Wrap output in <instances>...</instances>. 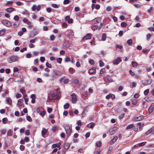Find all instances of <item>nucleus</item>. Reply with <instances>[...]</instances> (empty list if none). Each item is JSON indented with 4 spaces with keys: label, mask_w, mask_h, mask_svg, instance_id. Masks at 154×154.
Here are the masks:
<instances>
[{
    "label": "nucleus",
    "mask_w": 154,
    "mask_h": 154,
    "mask_svg": "<svg viewBox=\"0 0 154 154\" xmlns=\"http://www.w3.org/2000/svg\"><path fill=\"white\" fill-rule=\"evenodd\" d=\"M62 74L58 70H53L51 75L52 80L53 81L60 76Z\"/></svg>",
    "instance_id": "1"
},
{
    "label": "nucleus",
    "mask_w": 154,
    "mask_h": 154,
    "mask_svg": "<svg viewBox=\"0 0 154 154\" xmlns=\"http://www.w3.org/2000/svg\"><path fill=\"white\" fill-rule=\"evenodd\" d=\"M18 57L17 56L12 55L10 57L7 59V61L9 63H11L17 61Z\"/></svg>",
    "instance_id": "2"
},
{
    "label": "nucleus",
    "mask_w": 154,
    "mask_h": 154,
    "mask_svg": "<svg viewBox=\"0 0 154 154\" xmlns=\"http://www.w3.org/2000/svg\"><path fill=\"white\" fill-rule=\"evenodd\" d=\"M103 26V23H101L99 26L96 25H93L92 26V29L93 31H95L96 30H100L102 28Z\"/></svg>",
    "instance_id": "3"
},
{
    "label": "nucleus",
    "mask_w": 154,
    "mask_h": 154,
    "mask_svg": "<svg viewBox=\"0 0 154 154\" xmlns=\"http://www.w3.org/2000/svg\"><path fill=\"white\" fill-rule=\"evenodd\" d=\"M117 129L118 128L116 127L110 128L108 132L111 135H112L117 131Z\"/></svg>",
    "instance_id": "4"
},
{
    "label": "nucleus",
    "mask_w": 154,
    "mask_h": 154,
    "mask_svg": "<svg viewBox=\"0 0 154 154\" xmlns=\"http://www.w3.org/2000/svg\"><path fill=\"white\" fill-rule=\"evenodd\" d=\"M2 23L3 24L8 27H9L11 25L10 22L7 20H3Z\"/></svg>",
    "instance_id": "5"
},
{
    "label": "nucleus",
    "mask_w": 154,
    "mask_h": 154,
    "mask_svg": "<svg viewBox=\"0 0 154 154\" xmlns=\"http://www.w3.org/2000/svg\"><path fill=\"white\" fill-rule=\"evenodd\" d=\"M143 116H141L138 117H134L132 120L134 121H138L141 120L143 118Z\"/></svg>",
    "instance_id": "6"
},
{
    "label": "nucleus",
    "mask_w": 154,
    "mask_h": 154,
    "mask_svg": "<svg viewBox=\"0 0 154 154\" xmlns=\"http://www.w3.org/2000/svg\"><path fill=\"white\" fill-rule=\"evenodd\" d=\"M65 130L66 134L70 135L71 134V131L70 129V127L68 125L66 126L65 127Z\"/></svg>",
    "instance_id": "7"
},
{
    "label": "nucleus",
    "mask_w": 154,
    "mask_h": 154,
    "mask_svg": "<svg viewBox=\"0 0 154 154\" xmlns=\"http://www.w3.org/2000/svg\"><path fill=\"white\" fill-rule=\"evenodd\" d=\"M101 21V19L100 17H97L95 18L92 20V23L94 24L98 23L100 22Z\"/></svg>",
    "instance_id": "8"
},
{
    "label": "nucleus",
    "mask_w": 154,
    "mask_h": 154,
    "mask_svg": "<svg viewBox=\"0 0 154 154\" xmlns=\"http://www.w3.org/2000/svg\"><path fill=\"white\" fill-rule=\"evenodd\" d=\"M118 137L117 136H115L114 138L112 139L110 141L109 143L110 145L113 144L118 139Z\"/></svg>",
    "instance_id": "9"
},
{
    "label": "nucleus",
    "mask_w": 154,
    "mask_h": 154,
    "mask_svg": "<svg viewBox=\"0 0 154 154\" xmlns=\"http://www.w3.org/2000/svg\"><path fill=\"white\" fill-rule=\"evenodd\" d=\"M91 38V34L89 33L87 34L85 36L82 38V40L85 41L87 39H90Z\"/></svg>",
    "instance_id": "10"
},
{
    "label": "nucleus",
    "mask_w": 154,
    "mask_h": 154,
    "mask_svg": "<svg viewBox=\"0 0 154 154\" xmlns=\"http://www.w3.org/2000/svg\"><path fill=\"white\" fill-rule=\"evenodd\" d=\"M154 109V103H153L151 104L149 108L148 109V112L149 113H151L153 111Z\"/></svg>",
    "instance_id": "11"
},
{
    "label": "nucleus",
    "mask_w": 154,
    "mask_h": 154,
    "mask_svg": "<svg viewBox=\"0 0 154 154\" xmlns=\"http://www.w3.org/2000/svg\"><path fill=\"white\" fill-rule=\"evenodd\" d=\"M71 96L72 97V102L73 103H75V102L76 101V100H77L76 95L75 94L73 93L71 94Z\"/></svg>",
    "instance_id": "12"
},
{
    "label": "nucleus",
    "mask_w": 154,
    "mask_h": 154,
    "mask_svg": "<svg viewBox=\"0 0 154 154\" xmlns=\"http://www.w3.org/2000/svg\"><path fill=\"white\" fill-rule=\"evenodd\" d=\"M121 59L119 57H118L116 60L113 61V63L114 64H118L119 62H121Z\"/></svg>",
    "instance_id": "13"
},
{
    "label": "nucleus",
    "mask_w": 154,
    "mask_h": 154,
    "mask_svg": "<svg viewBox=\"0 0 154 154\" xmlns=\"http://www.w3.org/2000/svg\"><path fill=\"white\" fill-rule=\"evenodd\" d=\"M96 72V68L93 67L89 69V73L91 74H92L95 73Z\"/></svg>",
    "instance_id": "14"
},
{
    "label": "nucleus",
    "mask_w": 154,
    "mask_h": 154,
    "mask_svg": "<svg viewBox=\"0 0 154 154\" xmlns=\"http://www.w3.org/2000/svg\"><path fill=\"white\" fill-rule=\"evenodd\" d=\"M47 131L45 128H43L42 130V134L43 137H45L44 135H45L47 133Z\"/></svg>",
    "instance_id": "15"
},
{
    "label": "nucleus",
    "mask_w": 154,
    "mask_h": 154,
    "mask_svg": "<svg viewBox=\"0 0 154 154\" xmlns=\"http://www.w3.org/2000/svg\"><path fill=\"white\" fill-rule=\"evenodd\" d=\"M61 145V143L60 142L58 143L57 144H54L52 145V146L53 148H55L56 147L58 148L60 147V145Z\"/></svg>",
    "instance_id": "16"
},
{
    "label": "nucleus",
    "mask_w": 154,
    "mask_h": 154,
    "mask_svg": "<svg viewBox=\"0 0 154 154\" xmlns=\"http://www.w3.org/2000/svg\"><path fill=\"white\" fill-rule=\"evenodd\" d=\"M154 130V129L153 128H151L148 131L146 132L145 133V134L146 135H147L151 133Z\"/></svg>",
    "instance_id": "17"
},
{
    "label": "nucleus",
    "mask_w": 154,
    "mask_h": 154,
    "mask_svg": "<svg viewBox=\"0 0 154 154\" xmlns=\"http://www.w3.org/2000/svg\"><path fill=\"white\" fill-rule=\"evenodd\" d=\"M14 8H13L10 7L6 9V11L8 12L11 13L14 11Z\"/></svg>",
    "instance_id": "18"
},
{
    "label": "nucleus",
    "mask_w": 154,
    "mask_h": 154,
    "mask_svg": "<svg viewBox=\"0 0 154 154\" xmlns=\"http://www.w3.org/2000/svg\"><path fill=\"white\" fill-rule=\"evenodd\" d=\"M6 101L9 104L11 105L12 104V100L11 98L9 97H7L6 98Z\"/></svg>",
    "instance_id": "19"
},
{
    "label": "nucleus",
    "mask_w": 154,
    "mask_h": 154,
    "mask_svg": "<svg viewBox=\"0 0 154 154\" xmlns=\"http://www.w3.org/2000/svg\"><path fill=\"white\" fill-rule=\"evenodd\" d=\"M23 101V100L22 99H20L18 101L17 104L19 106H21L22 105V103Z\"/></svg>",
    "instance_id": "20"
},
{
    "label": "nucleus",
    "mask_w": 154,
    "mask_h": 154,
    "mask_svg": "<svg viewBox=\"0 0 154 154\" xmlns=\"http://www.w3.org/2000/svg\"><path fill=\"white\" fill-rule=\"evenodd\" d=\"M94 124L93 122H91L87 125V127L89 128H93Z\"/></svg>",
    "instance_id": "21"
},
{
    "label": "nucleus",
    "mask_w": 154,
    "mask_h": 154,
    "mask_svg": "<svg viewBox=\"0 0 154 154\" xmlns=\"http://www.w3.org/2000/svg\"><path fill=\"white\" fill-rule=\"evenodd\" d=\"M106 79L107 80L110 82H112L113 81L112 78L109 75H107L106 76Z\"/></svg>",
    "instance_id": "22"
},
{
    "label": "nucleus",
    "mask_w": 154,
    "mask_h": 154,
    "mask_svg": "<svg viewBox=\"0 0 154 154\" xmlns=\"http://www.w3.org/2000/svg\"><path fill=\"white\" fill-rule=\"evenodd\" d=\"M131 64L132 66L134 68L137 67L138 66V64L137 63L134 61H132V62Z\"/></svg>",
    "instance_id": "23"
},
{
    "label": "nucleus",
    "mask_w": 154,
    "mask_h": 154,
    "mask_svg": "<svg viewBox=\"0 0 154 154\" xmlns=\"http://www.w3.org/2000/svg\"><path fill=\"white\" fill-rule=\"evenodd\" d=\"M20 23L18 22H15L13 24V26L14 28H16L18 26Z\"/></svg>",
    "instance_id": "24"
},
{
    "label": "nucleus",
    "mask_w": 154,
    "mask_h": 154,
    "mask_svg": "<svg viewBox=\"0 0 154 154\" xmlns=\"http://www.w3.org/2000/svg\"><path fill=\"white\" fill-rule=\"evenodd\" d=\"M44 110L43 108L42 107H39L37 109V111L39 114L42 112V111Z\"/></svg>",
    "instance_id": "25"
},
{
    "label": "nucleus",
    "mask_w": 154,
    "mask_h": 154,
    "mask_svg": "<svg viewBox=\"0 0 154 154\" xmlns=\"http://www.w3.org/2000/svg\"><path fill=\"white\" fill-rule=\"evenodd\" d=\"M70 146V144L69 143L65 144L64 146V148L66 149H67L69 148Z\"/></svg>",
    "instance_id": "26"
},
{
    "label": "nucleus",
    "mask_w": 154,
    "mask_h": 154,
    "mask_svg": "<svg viewBox=\"0 0 154 154\" xmlns=\"http://www.w3.org/2000/svg\"><path fill=\"white\" fill-rule=\"evenodd\" d=\"M134 126V125L133 124H131L130 125H128V126H127V127L126 128V129L127 130H129L131 128H133Z\"/></svg>",
    "instance_id": "27"
},
{
    "label": "nucleus",
    "mask_w": 154,
    "mask_h": 154,
    "mask_svg": "<svg viewBox=\"0 0 154 154\" xmlns=\"http://www.w3.org/2000/svg\"><path fill=\"white\" fill-rule=\"evenodd\" d=\"M137 101L135 99H133L132 100V104L134 105H135L137 104Z\"/></svg>",
    "instance_id": "28"
},
{
    "label": "nucleus",
    "mask_w": 154,
    "mask_h": 154,
    "mask_svg": "<svg viewBox=\"0 0 154 154\" xmlns=\"http://www.w3.org/2000/svg\"><path fill=\"white\" fill-rule=\"evenodd\" d=\"M112 146H110L109 148V149L107 152V154H110L112 152Z\"/></svg>",
    "instance_id": "29"
},
{
    "label": "nucleus",
    "mask_w": 154,
    "mask_h": 154,
    "mask_svg": "<svg viewBox=\"0 0 154 154\" xmlns=\"http://www.w3.org/2000/svg\"><path fill=\"white\" fill-rule=\"evenodd\" d=\"M38 39L36 38H35L33 39L30 40L29 42L30 43H34Z\"/></svg>",
    "instance_id": "30"
},
{
    "label": "nucleus",
    "mask_w": 154,
    "mask_h": 154,
    "mask_svg": "<svg viewBox=\"0 0 154 154\" xmlns=\"http://www.w3.org/2000/svg\"><path fill=\"white\" fill-rule=\"evenodd\" d=\"M106 39V35L105 34H103L102 35V40L103 41H105Z\"/></svg>",
    "instance_id": "31"
},
{
    "label": "nucleus",
    "mask_w": 154,
    "mask_h": 154,
    "mask_svg": "<svg viewBox=\"0 0 154 154\" xmlns=\"http://www.w3.org/2000/svg\"><path fill=\"white\" fill-rule=\"evenodd\" d=\"M69 103H67L66 104H65L64 105V109H68L69 107Z\"/></svg>",
    "instance_id": "32"
},
{
    "label": "nucleus",
    "mask_w": 154,
    "mask_h": 154,
    "mask_svg": "<svg viewBox=\"0 0 154 154\" xmlns=\"http://www.w3.org/2000/svg\"><path fill=\"white\" fill-rule=\"evenodd\" d=\"M13 133V131L10 130L7 133V134L9 136H11L12 135V134Z\"/></svg>",
    "instance_id": "33"
},
{
    "label": "nucleus",
    "mask_w": 154,
    "mask_h": 154,
    "mask_svg": "<svg viewBox=\"0 0 154 154\" xmlns=\"http://www.w3.org/2000/svg\"><path fill=\"white\" fill-rule=\"evenodd\" d=\"M45 111H42L41 112H40L39 114L42 117H43L45 115Z\"/></svg>",
    "instance_id": "34"
},
{
    "label": "nucleus",
    "mask_w": 154,
    "mask_h": 154,
    "mask_svg": "<svg viewBox=\"0 0 154 154\" xmlns=\"http://www.w3.org/2000/svg\"><path fill=\"white\" fill-rule=\"evenodd\" d=\"M132 42V40L131 39H129L127 41V43L129 45H131Z\"/></svg>",
    "instance_id": "35"
},
{
    "label": "nucleus",
    "mask_w": 154,
    "mask_h": 154,
    "mask_svg": "<svg viewBox=\"0 0 154 154\" xmlns=\"http://www.w3.org/2000/svg\"><path fill=\"white\" fill-rule=\"evenodd\" d=\"M2 120L3 123L4 124L6 123L8 121V119H7V118H3Z\"/></svg>",
    "instance_id": "36"
},
{
    "label": "nucleus",
    "mask_w": 154,
    "mask_h": 154,
    "mask_svg": "<svg viewBox=\"0 0 154 154\" xmlns=\"http://www.w3.org/2000/svg\"><path fill=\"white\" fill-rule=\"evenodd\" d=\"M104 64L102 60H100L99 61V66L100 67H102L104 66Z\"/></svg>",
    "instance_id": "37"
},
{
    "label": "nucleus",
    "mask_w": 154,
    "mask_h": 154,
    "mask_svg": "<svg viewBox=\"0 0 154 154\" xmlns=\"http://www.w3.org/2000/svg\"><path fill=\"white\" fill-rule=\"evenodd\" d=\"M149 92V89H147L145 90L144 92V94L145 95H146L148 94Z\"/></svg>",
    "instance_id": "38"
},
{
    "label": "nucleus",
    "mask_w": 154,
    "mask_h": 154,
    "mask_svg": "<svg viewBox=\"0 0 154 154\" xmlns=\"http://www.w3.org/2000/svg\"><path fill=\"white\" fill-rule=\"evenodd\" d=\"M96 145L98 147H99L101 146V143L100 141H98L97 142Z\"/></svg>",
    "instance_id": "39"
},
{
    "label": "nucleus",
    "mask_w": 154,
    "mask_h": 154,
    "mask_svg": "<svg viewBox=\"0 0 154 154\" xmlns=\"http://www.w3.org/2000/svg\"><path fill=\"white\" fill-rule=\"evenodd\" d=\"M106 71V70L105 69H102L100 71V74L103 75L104 74V72Z\"/></svg>",
    "instance_id": "40"
},
{
    "label": "nucleus",
    "mask_w": 154,
    "mask_h": 154,
    "mask_svg": "<svg viewBox=\"0 0 154 154\" xmlns=\"http://www.w3.org/2000/svg\"><path fill=\"white\" fill-rule=\"evenodd\" d=\"M5 32V30H2L0 31V36L3 35Z\"/></svg>",
    "instance_id": "41"
},
{
    "label": "nucleus",
    "mask_w": 154,
    "mask_h": 154,
    "mask_svg": "<svg viewBox=\"0 0 154 154\" xmlns=\"http://www.w3.org/2000/svg\"><path fill=\"white\" fill-rule=\"evenodd\" d=\"M57 62L60 63H61L62 60V59L61 58H58L57 59Z\"/></svg>",
    "instance_id": "42"
},
{
    "label": "nucleus",
    "mask_w": 154,
    "mask_h": 154,
    "mask_svg": "<svg viewBox=\"0 0 154 154\" xmlns=\"http://www.w3.org/2000/svg\"><path fill=\"white\" fill-rule=\"evenodd\" d=\"M14 19L15 20L17 21L19 20V17L18 15H16L14 16Z\"/></svg>",
    "instance_id": "43"
},
{
    "label": "nucleus",
    "mask_w": 154,
    "mask_h": 154,
    "mask_svg": "<svg viewBox=\"0 0 154 154\" xmlns=\"http://www.w3.org/2000/svg\"><path fill=\"white\" fill-rule=\"evenodd\" d=\"M52 6L55 8H59V6L56 4H53L51 5Z\"/></svg>",
    "instance_id": "44"
},
{
    "label": "nucleus",
    "mask_w": 154,
    "mask_h": 154,
    "mask_svg": "<svg viewBox=\"0 0 154 154\" xmlns=\"http://www.w3.org/2000/svg\"><path fill=\"white\" fill-rule=\"evenodd\" d=\"M121 25L122 27H125L126 26L127 24L125 22H123L121 23Z\"/></svg>",
    "instance_id": "45"
},
{
    "label": "nucleus",
    "mask_w": 154,
    "mask_h": 154,
    "mask_svg": "<svg viewBox=\"0 0 154 154\" xmlns=\"http://www.w3.org/2000/svg\"><path fill=\"white\" fill-rule=\"evenodd\" d=\"M26 119L27 120L30 122H31L32 121V120L31 117L29 116H28L26 117Z\"/></svg>",
    "instance_id": "46"
},
{
    "label": "nucleus",
    "mask_w": 154,
    "mask_h": 154,
    "mask_svg": "<svg viewBox=\"0 0 154 154\" xmlns=\"http://www.w3.org/2000/svg\"><path fill=\"white\" fill-rule=\"evenodd\" d=\"M70 1L69 0H64L63 1V4H67L69 3Z\"/></svg>",
    "instance_id": "47"
},
{
    "label": "nucleus",
    "mask_w": 154,
    "mask_h": 154,
    "mask_svg": "<svg viewBox=\"0 0 154 154\" xmlns=\"http://www.w3.org/2000/svg\"><path fill=\"white\" fill-rule=\"evenodd\" d=\"M125 115V114L124 113H123V114H122L120 115L119 116V118L120 119H122L123 118Z\"/></svg>",
    "instance_id": "48"
},
{
    "label": "nucleus",
    "mask_w": 154,
    "mask_h": 154,
    "mask_svg": "<svg viewBox=\"0 0 154 154\" xmlns=\"http://www.w3.org/2000/svg\"><path fill=\"white\" fill-rule=\"evenodd\" d=\"M146 143V142H144L138 144L139 146H141L145 145Z\"/></svg>",
    "instance_id": "49"
},
{
    "label": "nucleus",
    "mask_w": 154,
    "mask_h": 154,
    "mask_svg": "<svg viewBox=\"0 0 154 154\" xmlns=\"http://www.w3.org/2000/svg\"><path fill=\"white\" fill-rule=\"evenodd\" d=\"M46 66L49 68H51V64L49 63L48 62H47L46 63Z\"/></svg>",
    "instance_id": "50"
},
{
    "label": "nucleus",
    "mask_w": 154,
    "mask_h": 154,
    "mask_svg": "<svg viewBox=\"0 0 154 154\" xmlns=\"http://www.w3.org/2000/svg\"><path fill=\"white\" fill-rule=\"evenodd\" d=\"M89 63L91 65H94V62L93 60H90L89 61Z\"/></svg>",
    "instance_id": "51"
},
{
    "label": "nucleus",
    "mask_w": 154,
    "mask_h": 154,
    "mask_svg": "<svg viewBox=\"0 0 154 154\" xmlns=\"http://www.w3.org/2000/svg\"><path fill=\"white\" fill-rule=\"evenodd\" d=\"M26 23L29 25V28H31L32 27V25L31 24V22L29 21H28L27 23Z\"/></svg>",
    "instance_id": "52"
},
{
    "label": "nucleus",
    "mask_w": 154,
    "mask_h": 154,
    "mask_svg": "<svg viewBox=\"0 0 154 154\" xmlns=\"http://www.w3.org/2000/svg\"><path fill=\"white\" fill-rule=\"evenodd\" d=\"M25 146L23 145H21L20 146V149L21 150L23 151L24 149Z\"/></svg>",
    "instance_id": "53"
},
{
    "label": "nucleus",
    "mask_w": 154,
    "mask_h": 154,
    "mask_svg": "<svg viewBox=\"0 0 154 154\" xmlns=\"http://www.w3.org/2000/svg\"><path fill=\"white\" fill-rule=\"evenodd\" d=\"M13 3V2L11 1H8L6 4L7 5H11Z\"/></svg>",
    "instance_id": "54"
},
{
    "label": "nucleus",
    "mask_w": 154,
    "mask_h": 154,
    "mask_svg": "<svg viewBox=\"0 0 154 154\" xmlns=\"http://www.w3.org/2000/svg\"><path fill=\"white\" fill-rule=\"evenodd\" d=\"M69 70L70 72L72 73L73 72V71L75 70L73 68H70L69 69Z\"/></svg>",
    "instance_id": "55"
},
{
    "label": "nucleus",
    "mask_w": 154,
    "mask_h": 154,
    "mask_svg": "<svg viewBox=\"0 0 154 154\" xmlns=\"http://www.w3.org/2000/svg\"><path fill=\"white\" fill-rule=\"evenodd\" d=\"M25 134L27 136H29L30 134L29 131L27 130L25 132Z\"/></svg>",
    "instance_id": "56"
},
{
    "label": "nucleus",
    "mask_w": 154,
    "mask_h": 154,
    "mask_svg": "<svg viewBox=\"0 0 154 154\" xmlns=\"http://www.w3.org/2000/svg\"><path fill=\"white\" fill-rule=\"evenodd\" d=\"M134 97L135 98H137L139 97V95L138 94H135L134 96Z\"/></svg>",
    "instance_id": "57"
},
{
    "label": "nucleus",
    "mask_w": 154,
    "mask_h": 154,
    "mask_svg": "<svg viewBox=\"0 0 154 154\" xmlns=\"http://www.w3.org/2000/svg\"><path fill=\"white\" fill-rule=\"evenodd\" d=\"M56 130L57 127L56 126L53 127L52 128V130L54 132H55L56 131Z\"/></svg>",
    "instance_id": "58"
},
{
    "label": "nucleus",
    "mask_w": 154,
    "mask_h": 154,
    "mask_svg": "<svg viewBox=\"0 0 154 154\" xmlns=\"http://www.w3.org/2000/svg\"><path fill=\"white\" fill-rule=\"evenodd\" d=\"M112 105V103H109L107 104V106L109 107H111Z\"/></svg>",
    "instance_id": "59"
},
{
    "label": "nucleus",
    "mask_w": 154,
    "mask_h": 154,
    "mask_svg": "<svg viewBox=\"0 0 154 154\" xmlns=\"http://www.w3.org/2000/svg\"><path fill=\"white\" fill-rule=\"evenodd\" d=\"M19 70V69L17 67H14V72H17Z\"/></svg>",
    "instance_id": "60"
},
{
    "label": "nucleus",
    "mask_w": 154,
    "mask_h": 154,
    "mask_svg": "<svg viewBox=\"0 0 154 154\" xmlns=\"http://www.w3.org/2000/svg\"><path fill=\"white\" fill-rule=\"evenodd\" d=\"M151 35L150 34H148L146 35V37L147 40L150 39Z\"/></svg>",
    "instance_id": "61"
},
{
    "label": "nucleus",
    "mask_w": 154,
    "mask_h": 154,
    "mask_svg": "<svg viewBox=\"0 0 154 154\" xmlns=\"http://www.w3.org/2000/svg\"><path fill=\"white\" fill-rule=\"evenodd\" d=\"M29 46L30 48H32L34 47L35 46L32 43L29 44Z\"/></svg>",
    "instance_id": "62"
},
{
    "label": "nucleus",
    "mask_w": 154,
    "mask_h": 154,
    "mask_svg": "<svg viewBox=\"0 0 154 154\" xmlns=\"http://www.w3.org/2000/svg\"><path fill=\"white\" fill-rule=\"evenodd\" d=\"M36 8V6L35 5H33L32 6V10L33 11H35Z\"/></svg>",
    "instance_id": "63"
},
{
    "label": "nucleus",
    "mask_w": 154,
    "mask_h": 154,
    "mask_svg": "<svg viewBox=\"0 0 154 154\" xmlns=\"http://www.w3.org/2000/svg\"><path fill=\"white\" fill-rule=\"evenodd\" d=\"M31 57V54L28 53L26 55V57L27 58H30Z\"/></svg>",
    "instance_id": "64"
}]
</instances>
